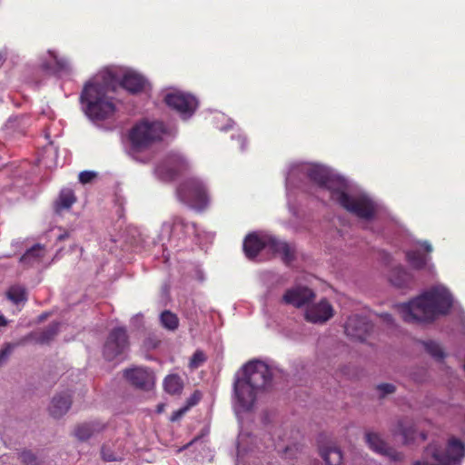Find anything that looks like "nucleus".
Wrapping results in <instances>:
<instances>
[{
	"label": "nucleus",
	"mask_w": 465,
	"mask_h": 465,
	"mask_svg": "<svg viewBox=\"0 0 465 465\" xmlns=\"http://www.w3.org/2000/svg\"><path fill=\"white\" fill-rule=\"evenodd\" d=\"M272 381L268 365L260 361H250L242 368V377L236 378L233 391L238 405L243 411H251L256 401L257 393Z\"/></svg>",
	"instance_id": "obj_3"
},
{
	"label": "nucleus",
	"mask_w": 465,
	"mask_h": 465,
	"mask_svg": "<svg viewBox=\"0 0 465 465\" xmlns=\"http://www.w3.org/2000/svg\"><path fill=\"white\" fill-rule=\"evenodd\" d=\"M176 193L182 203L198 211L206 209L210 203L205 184L196 177L183 181L177 187Z\"/></svg>",
	"instance_id": "obj_7"
},
{
	"label": "nucleus",
	"mask_w": 465,
	"mask_h": 465,
	"mask_svg": "<svg viewBox=\"0 0 465 465\" xmlns=\"http://www.w3.org/2000/svg\"><path fill=\"white\" fill-rule=\"evenodd\" d=\"M452 307V297L444 288L434 287L409 302L397 305L402 320L410 323H430L446 315Z\"/></svg>",
	"instance_id": "obj_1"
},
{
	"label": "nucleus",
	"mask_w": 465,
	"mask_h": 465,
	"mask_svg": "<svg viewBox=\"0 0 465 465\" xmlns=\"http://www.w3.org/2000/svg\"><path fill=\"white\" fill-rule=\"evenodd\" d=\"M398 432L404 437L405 441H408V440L412 437L413 430L411 427L403 428L402 422L400 421L398 424Z\"/></svg>",
	"instance_id": "obj_37"
},
{
	"label": "nucleus",
	"mask_w": 465,
	"mask_h": 465,
	"mask_svg": "<svg viewBox=\"0 0 465 465\" xmlns=\"http://www.w3.org/2000/svg\"><path fill=\"white\" fill-rule=\"evenodd\" d=\"M406 260L412 268L420 270L426 266L429 257L419 250H411L406 252Z\"/></svg>",
	"instance_id": "obj_25"
},
{
	"label": "nucleus",
	"mask_w": 465,
	"mask_h": 465,
	"mask_svg": "<svg viewBox=\"0 0 465 465\" xmlns=\"http://www.w3.org/2000/svg\"><path fill=\"white\" fill-rule=\"evenodd\" d=\"M189 411L188 407L183 406L180 408L179 410L173 412L171 420L175 421L181 419L187 411Z\"/></svg>",
	"instance_id": "obj_39"
},
{
	"label": "nucleus",
	"mask_w": 465,
	"mask_h": 465,
	"mask_svg": "<svg viewBox=\"0 0 465 465\" xmlns=\"http://www.w3.org/2000/svg\"><path fill=\"white\" fill-rule=\"evenodd\" d=\"M464 455L463 442L451 437L445 449L436 442L430 443L424 450V460H418L413 465H453L459 462Z\"/></svg>",
	"instance_id": "obj_4"
},
{
	"label": "nucleus",
	"mask_w": 465,
	"mask_h": 465,
	"mask_svg": "<svg viewBox=\"0 0 465 465\" xmlns=\"http://www.w3.org/2000/svg\"><path fill=\"white\" fill-rule=\"evenodd\" d=\"M268 247L273 253L279 254L285 263L294 260L295 250L289 243L272 237H261L257 233H249L243 241V252L249 260L255 259L260 252Z\"/></svg>",
	"instance_id": "obj_5"
},
{
	"label": "nucleus",
	"mask_w": 465,
	"mask_h": 465,
	"mask_svg": "<svg viewBox=\"0 0 465 465\" xmlns=\"http://www.w3.org/2000/svg\"><path fill=\"white\" fill-rule=\"evenodd\" d=\"M129 348V337L125 327L112 329L107 336L103 348L104 357L107 361H113L124 353Z\"/></svg>",
	"instance_id": "obj_10"
},
{
	"label": "nucleus",
	"mask_w": 465,
	"mask_h": 465,
	"mask_svg": "<svg viewBox=\"0 0 465 465\" xmlns=\"http://www.w3.org/2000/svg\"><path fill=\"white\" fill-rule=\"evenodd\" d=\"M377 390L381 392V397H384L387 394L393 393L396 388L391 383H381L377 386Z\"/></svg>",
	"instance_id": "obj_36"
},
{
	"label": "nucleus",
	"mask_w": 465,
	"mask_h": 465,
	"mask_svg": "<svg viewBox=\"0 0 465 465\" xmlns=\"http://www.w3.org/2000/svg\"><path fill=\"white\" fill-rule=\"evenodd\" d=\"M8 324V321L4 315H0V327H5Z\"/></svg>",
	"instance_id": "obj_44"
},
{
	"label": "nucleus",
	"mask_w": 465,
	"mask_h": 465,
	"mask_svg": "<svg viewBox=\"0 0 465 465\" xmlns=\"http://www.w3.org/2000/svg\"><path fill=\"white\" fill-rule=\"evenodd\" d=\"M172 233L184 237L195 235L197 233L196 223L188 222L181 216H176L173 221Z\"/></svg>",
	"instance_id": "obj_21"
},
{
	"label": "nucleus",
	"mask_w": 465,
	"mask_h": 465,
	"mask_svg": "<svg viewBox=\"0 0 465 465\" xmlns=\"http://www.w3.org/2000/svg\"><path fill=\"white\" fill-rule=\"evenodd\" d=\"M419 244L427 253H430L432 252V246L429 242L424 241L420 242Z\"/></svg>",
	"instance_id": "obj_42"
},
{
	"label": "nucleus",
	"mask_w": 465,
	"mask_h": 465,
	"mask_svg": "<svg viewBox=\"0 0 465 465\" xmlns=\"http://www.w3.org/2000/svg\"><path fill=\"white\" fill-rule=\"evenodd\" d=\"M22 463L25 465H37L36 456L30 450H24L20 454Z\"/></svg>",
	"instance_id": "obj_35"
},
{
	"label": "nucleus",
	"mask_w": 465,
	"mask_h": 465,
	"mask_svg": "<svg viewBox=\"0 0 465 465\" xmlns=\"http://www.w3.org/2000/svg\"><path fill=\"white\" fill-rule=\"evenodd\" d=\"M332 200L360 218L371 219L374 215L375 210L370 200L364 197L351 196L345 192V187L340 189Z\"/></svg>",
	"instance_id": "obj_8"
},
{
	"label": "nucleus",
	"mask_w": 465,
	"mask_h": 465,
	"mask_svg": "<svg viewBox=\"0 0 465 465\" xmlns=\"http://www.w3.org/2000/svg\"><path fill=\"white\" fill-rule=\"evenodd\" d=\"M75 196L71 190L62 191L59 196L58 204L61 208L68 209L75 202Z\"/></svg>",
	"instance_id": "obj_32"
},
{
	"label": "nucleus",
	"mask_w": 465,
	"mask_h": 465,
	"mask_svg": "<svg viewBox=\"0 0 465 465\" xmlns=\"http://www.w3.org/2000/svg\"><path fill=\"white\" fill-rule=\"evenodd\" d=\"M198 401L199 397L196 395V393H194L187 400V403L185 406L188 407V409L190 410V408L196 405Z\"/></svg>",
	"instance_id": "obj_40"
},
{
	"label": "nucleus",
	"mask_w": 465,
	"mask_h": 465,
	"mask_svg": "<svg viewBox=\"0 0 465 465\" xmlns=\"http://www.w3.org/2000/svg\"><path fill=\"white\" fill-rule=\"evenodd\" d=\"M320 454L326 465H341L343 455L341 450L336 446H326L321 448Z\"/></svg>",
	"instance_id": "obj_23"
},
{
	"label": "nucleus",
	"mask_w": 465,
	"mask_h": 465,
	"mask_svg": "<svg viewBox=\"0 0 465 465\" xmlns=\"http://www.w3.org/2000/svg\"><path fill=\"white\" fill-rule=\"evenodd\" d=\"M24 340L18 343L6 342L0 349V368L5 365L17 345L23 344Z\"/></svg>",
	"instance_id": "obj_31"
},
{
	"label": "nucleus",
	"mask_w": 465,
	"mask_h": 465,
	"mask_svg": "<svg viewBox=\"0 0 465 465\" xmlns=\"http://www.w3.org/2000/svg\"><path fill=\"white\" fill-rule=\"evenodd\" d=\"M389 280L392 285L398 288H405L412 282L413 277L402 266H397L391 271Z\"/></svg>",
	"instance_id": "obj_22"
},
{
	"label": "nucleus",
	"mask_w": 465,
	"mask_h": 465,
	"mask_svg": "<svg viewBox=\"0 0 465 465\" xmlns=\"http://www.w3.org/2000/svg\"><path fill=\"white\" fill-rule=\"evenodd\" d=\"M72 405V395L69 392L56 394L51 401L49 406L50 415L54 418H60L64 415Z\"/></svg>",
	"instance_id": "obj_18"
},
{
	"label": "nucleus",
	"mask_w": 465,
	"mask_h": 465,
	"mask_svg": "<svg viewBox=\"0 0 465 465\" xmlns=\"http://www.w3.org/2000/svg\"><path fill=\"white\" fill-rule=\"evenodd\" d=\"M188 167L186 160L179 153H170L163 163L159 164L156 171L159 174L165 175L168 179H174Z\"/></svg>",
	"instance_id": "obj_13"
},
{
	"label": "nucleus",
	"mask_w": 465,
	"mask_h": 465,
	"mask_svg": "<svg viewBox=\"0 0 465 465\" xmlns=\"http://www.w3.org/2000/svg\"><path fill=\"white\" fill-rule=\"evenodd\" d=\"M366 442L371 450L378 454L386 456L391 460L400 461L403 460V453L396 450L390 447L376 432H366L365 433Z\"/></svg>",
	"instance_id": "obj_14"
},
{
	"label": "nucleus",
	"mask_w": 465,
	"mask_h": 465,
	"mask_svg": "<svg viewBox=\"0 0 465 465\" xmlns=\"http://www.w3.org/2000/svg\"><path fill=\"white\" fill-rule=\"evenodd\" d=\"M124 378L134 386L149 390L153 385V375L146 368L135 367L124 371Z\"/></svg>",
	"instance_id": "obj_17"
},
{
	"label": "nucleus",
	"mask_w": 465,
	"mask_h": 465,
	"mask_svg": "<svg viewBox=\"0 0 465 465\" xmlns=\"http://www.w3.org/2000/svg\"><path fill=\"white\" fill-rule=\"evenodd\" d=\"M314 297L315 294L312 290L308 287L299 285L288 289L282 296V301L286 304L301 308L312 302Z\"/></svg>",
	"instance_id": "obj_15"
},
{
	"label": "nucleus",
	"mask_w": 465,
	"mask_h": 465,
	"mask_svg": "<svg viewBox=\"0 0 465 465\" xmlns=\"http://www.w3.org/2000/svg\"><path fill=\"white\" fill-rule=\"evenodd\" d=\"M120 84L128 92L137 94L143 90L145 79L138 74L127 73L123 76Z\"/></svg>",
	"instance_id": "obj_20"
},
{
	"label": "nucleus",
	"mask_w": 465,
	"mask_h": 465,
	"mask_svg": "<svg viewBox=\"0 0 465 465\" xmlns=\"http://www.w3.org/2000/svg\"><path fill=\"white\" fill-rule=\"evenodd\" d=\"M307 177L319 187L331 193V198L337 194L340 189L345 187L344 180L332 174L328 169L321 165H311L306 169Z\"/></svg>",
	"instance_id": "obj_9"
},
{
	"label": "nucleus",
	"mask_w": 465,
	"mask_h": 465,
	"mask_svg": "<svg viewBox=\"0 0 465 465\" xmlns=\"http://www.w3.org/2000/svg\"><path fill=\"white\" fill-rule=\"evenodd\" d=\"M381 317L385 322L389 324H391L393 322L392 316L390 313H383L381 315Z\"/></svg>",
	"instance_id": "obj_43"
},
{
	"label": "nucleus",
	"mask_w": 465,
	"mask_h": 465,
	"mask_svg": "<svg viewBox=\"0 0 465 465\" xmlns=\"http://www.w3.org/2000/svg\"><path fill=\"white\" fill-rule=\"evenodd\" d=\"M95 177V173L90 171H83L79 173V181L82 183H88Z\"/></svg>",
	"instance_id": "obj_38"
},
{
	"label": "nucleus",
	"mask_w": 465,
	"mask_h": 465,
	"mask_svg": "<svg viewBox=\"0 0 465 465\" xmlns=\"http://www.w3.org/2000/svg\"><path fill=\"white\" fill-rule=\"evenodd\" d=\"M49 54L53 57L58 70L67 71L69 69L70 64L66 58L59 57L52 51H49Z\"/></svg>",
	"instance_id": "obj_34"
},
{
	"label": "nucleus",
	"mask_w": 465,
	"mask_h": 465,
	"mask_svg": "<svg viewBox=\"0 0 465 465\" xmlns=\"http://www.w3.org/2000/svg\"><path fill=\"white\" fill-rule=\"evenodd\" d=\"M101 452H102V458H103L104 460H105V461L115 460L114 456L112 453H107L105 451V448L104 447L102 448V451Z\"/></svg>",
	"instance_id": "obj_41"
},
{
	"label": "nucleus",
	"mask_w": 465,
	"mask_h": 465,
	"mask_svg": "<svg viewBox=\"0 0 465 465\" xmlns=\"http://www.w3.org/2000/svg\"><path fill=\"white\" fill-rule=\"evenodd\" d=\"M3 58L2 53L0 52V60Z\"/></svg>",
	"instance_id": "obj_47"
},
{
	"label": "nucleus",
	"mask_w": 465,
	"mask_h": 465,
	"mask_svg": "<svg viewBox=\"0 0 465 465\" xmlns=\"http://www.w3.org/2000/svg\"><path fill=\"white\" fill-rule=\"evenodd\" d=\"M425 351L435 360L441 361L445 357V353L440 345L434 341L421 342Z\"/></svg>",
	"instance_id": "obj_30"
},
{
	"label": "nucleus",
	"mask_w": 465,
	"mask_h": 465,
	"mask_svg": "<svg viewBox=\"0 0 465 465\" xmlns=\"http://www.w3.org/2000/svg\"><path fill=\"white\" fill-rule=\"evenodd\" d=\"M333 316V308L326 300H321L318 303L309 306L305 312V320L312 323L326 322Z\"/></svg>",
	"instance_id": "obj_16"
},
{
	"label": "nucleus",
	"mask_w": 465,
	"mask_h": 465,
	"mask_svg": "<svg viewBox=\"0 0 465 465\" xmlns=\"http://www.w3.org/2000/svg\"><path fill=\"white\" fill-rule=\"evenodd\" d=\"M115 88V77L109 72L95 77L84 85L80 99L84 114L91 120L102 121L114 114L115 105L110 94L114 93Z\"/></svg>",
	"instance_id": "obj_2"
},
{
	"label": "nucleus",
	"mask_w": 465,
	"mask_h": 465,
	"mask_svg": "<svg viewBox=\"0 0 465 465\" xmlns=\"http://www.w3.org/2000/svg\"><path fill=\"white\" fill-rule=\"evenodd\" d=\"M291 450V447L287 446L285 447L284 453L287 455V453Z\"/></svg>",
	"instance_id": "obj_46"
},
{
	"label": "nucleus",
	"mask_w": 465,
	"mask_h": 465,
	"mask_svg": "<svg viewBox=\"0 0 465 465\" xmlns=\"http://www.w3.org/2000/svg\"><path fill=\"white\" fill-rule=\"evenodd\" d=\"M373 325L365 316H350L344 325L346 335L353 340L363 341L372 331Z\"/></svg>",
	"instance_id": "obj_11"
},
{
	"label": "nucleus",
	"mask_w": 465,
	"mask_h": 465,
	"mask_svg": "<svg viewBox=\"0 0 465 465\" xmlns=\"http://www.w3.org/2000/svg\"><path fill=\"white\" fill-rule=\"evenodd\" d=\"M163 408H164V405L163 404H159L157 406V412L160 413L163 411Z\"/></svg>",
	"instance_id": "obj_45"
},
{
	"label": "nucleus",
	"mask_w": 465,
	"mask_h": 465,
	"mask_svg": "<svg viewBox=\"0 0 465 465\" xmlns=\"http://www.w3.org/2000/svg\"><path fill=\"white\" fill-rule=\"evenodd\" d=\"M164 134H166V128L163 123L141 121L129 132L131 150L134 153L143 152L154 143L161 141Z\"/></svg>",
	"instance_id": "obj_6"
},
{
	"label": "nucleus",
	"mask_w": 465,
	"mask_h": 465,
	"mask_svg": "<svg viewBox=\"0 0 465 465\" xmlns=\"http://www.w3.org/2000/svg\"><path fill=\"white\" fill-rule=\"evenodd\" d=\"M163 388L167 393L178 395L183 389V381L179 375L171 374L164 379Z\"/></svg>",
	"instance_id": "obj_24"
},
{
	"label": "nucleus",
	"mask_w": 465,
	"mask_h": 465,
	"mask_svg": "<svg viewBox=\"0 0 465 465\" xmlns=\"http://www.w3.org/2000/svg\"><path fill=\"white\" fill-rule=\"evenodd\" d=\"M160 322L163 328L169 331H175L179 326L177 315L169 310H165L160 314Z\"/></svg>",
	"instance_id": "obj_27"
},
{
	"label": "nucleus",
	"mask_w": 465,
	"mask_h": 465,
	"mask_svg": "<svg viewBox=\"0 0 465 465\" xmlns=\"http://www.w3.org/2000/svg\"><path fill=\"white\" fill-rule=\"evenodd\" d=\"M6 297L15 304L25 302L27 299L25 289L20 285L11 286L6 292Z\"/></svg>",
	"instance_id": "obj_29"
},
{
	"label": "nucleus",
	"mask_w": 465,
	"mask_h": 465,
	"mask_svg": "<svg viewBox=\"0 0 465 465\" xmlns=\"http://www.w3.org/2000/svg\"><path fill=\"white\" fill-rule=\"evenodd\" d=\"M206 361V356L203 351L197 350L190 359L189 368L197 369Z\"/></svg>",
	"instance_id": "obj_33"
},
{
	"label": "nucleus",
	"mask_w": 465,
	"mask_h": 465,
	"mask_svg": "<svg viewBox=\"0 0 465 465\" xmlns=\"http://www.w3.org/2000/svg\"><path fill=\"white\" fill-rule=\"evenodd\" d=\"M104 428L105 424L99 420L84 422L75 427L74 436L80 440H87L92 436L102 432Z\"/></svg>",
	"instance_id": "obj_19"
},
{
	"label": "nucleus",
	"mask_w": 465,
	"mask_h": 465,
	"mask_svg": "<svg viewBox=\"0 0 465 465\" xmlns=\"http://www.w3.org/2000/svg\"><path fill=\"white\" fill-rule=\"evenodd\" d=\"M59 323L53 322L49 324L45 329L36 334L35 341L40 344L50 342L58 333Z\"/></svg>",
	"instance_id": "obj_26"
},
{
	"label": "nucleus",
	"mask_w": 465,
	"mask_h": 465,
	"mask_svg": "<svg viewBox=\"0 0 465 465\" xmlns=\"http://www.w3.org/2000/svg\"><path fill=\"white\" fill-rule=\"evenodd\" d=\"M44 256V249L40 244H35L28 249L20 258V262L25 264H32Z\"/></svg>",
	"instance_id": "obj_28"
},
{
	"label": "nucleus",
	"mask_w": 465,
	"mask_h": 465,
	"mask_svg": "<svg viewBox=\"0 0 465 465\" xmlns=\"http://www.w3.org/2000/svg\"><path fill=\"white\" fill-rule=\"evenodd\" d=\"M164 102L169 107L186 116L192 115L198 105L194 96L180 92L166 94Z\"/></svg>",
	"instance_id": "obj_12"
}]
</instances>
